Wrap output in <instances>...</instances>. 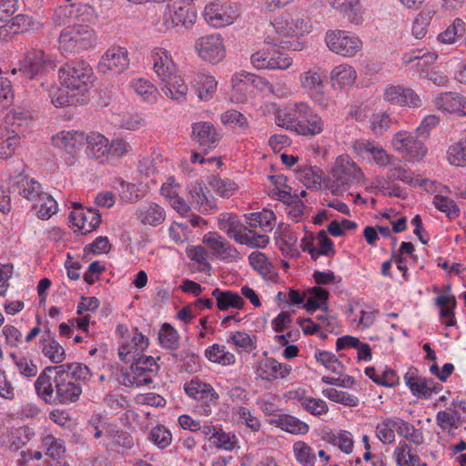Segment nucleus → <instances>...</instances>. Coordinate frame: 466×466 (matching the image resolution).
I'll return each mask as SVG.
<instances>
[{"label":"nucleus","instance_id":"a211bd4d","mask_svg":"<svg viewBox=\"0 0 466 466\" xmlns=\"http://www.w3.org/2000/svg\"><path fill=\"white\" fill-rule=\"evenodd\" d=\"M5 123L8 137L0 143L1 158H7L11 157L16 147L19 145L21 137H25V134L19 127V123H16L11 115L5 116Z\"/></svg>","mask_w":466,"mask_h":466},{"label":"nucleus","instance_id":"20e7f679","mask_svg":"<svg viewBox=\"0 0 466 466\" xmlns=\"http://www.w3.org/2000/svg\"><path fill=\"white\" fill-rule=\"evenodd\" d=\"M96 35L93 28L87 25H73L65 27L59 35V49L63 54H76L94 47Z\"/></svg>","mask_w":466,"mask_h":466},{"label":"nucleus","instance_id":"4468645a","mask_svg":"<svg viewBox=\"0 0 466 466\" xmlns=\"http://www.w3.org/2000/svg\"><path fill=\"white\" fill-rule=\"evenodd\" d=\"M129 65L127 51L123 47H113L108 49L100 59L97 68L104 74L112 72L120 74L124 72Z\"/></svg>","mask_w":466,"mask_h":466},{"label":"nucleus","instance_id":"6e6552de","mask_svg":"<svg viewBox=\"0 0 466 466\" xmlns=\"http://www.w3.org/2000/svg\"><path fill=\"white\" fill-rule=\"evenodd\" d=\"M426 139L422 135L416 133V130L413 133L400 131L393 137L392 146L409 159L420 160L427 153V147L424 145Z\"/></svg>","mask_w":466,"mask_h":466},{"label":"nucleus","instance_id":"7ed1b4c3","mask_svg":"<svg viewBox=\"0 0 466 466\" xmlns=\"http://www.w3.org/2000/svg\"><path fill=\"white\" fill-rule=\"evenodd\" d=\"M153 69L164 85L163 90L167 96L178 102L186 99L187 86L184 79L176 74L175 66L167 55L165 58L158 55L154 57Z\"/></svg>","mask_w":466,"mask_h":466},{"label":"nucleus","instance_id":"c756f323","mask_svg":"<svg viewBox=\"0 0 466 466\" xmlns=\"http://www.w3.org/2000/svg\"><path fill=\"white\" fill-rule=\"evenodd\" d=\"M42 351L53 363H62L66 358L64 348L51 336L50 330H46L42 337Z\"/></svg>","mask_w":466,"mask_h":466},{"label":"nucleus","instance_id":"b1692460","mask_svg":"<svg viewBox=\"0 0 466 466\" xmlns=\"http://www.w3.org/2000/svg\"><path fill=\"white\" fill-rule=\"evenodd\" d=\"M328 235H318L317 244L313 235L307 236L302 238L301 246L303 251H308L312 259L316 260L320 255L329 256L334 254L333 242L327 238Z\"/></svg>","mask_w":466,"mask_h":466},{"label":"nucleus","instance_id":"49530a36","mask_svg":"<svg viewBox=\"0 0 466 466\" xmlns=\"http://www.w3.org/2000/svg\"><path fill=\"white\" fill-rule=\"evenodd\" d=\"M297 461L303 466H313L315 454L311 448L304 441H296L293 445Z\"/></svg>","mask_w":466,"mask_h":466},{"label":"nucleus","instance_id":"e2e57ef3","mask_svg":"<svg viewBox=\"0 0 466 466\" xmlns=\"http://www.w3.org/2000/svg\"><path fill=\"white\" fill-rule=\"evenodd\" d=\"M255 341V337L252 338L243 331L232 333L228 339V342H232L235 346L243 348L248 351H251L256 349Z\"/></svg>","mask_w":466,"mask_h":466},{"label":"nucleus","instance_id":"2f4dec72","mask_svg":"<svg viewBox=\"0 0 466 466\" xmlns=\"http://www.w3.org/2000/svg\"><path fill=\"white\" fill-rule=\"evenodd\" d=\"M246 222L251 228H260L265 233L270 232L275 225V215L270 210L246 215Z\"/></svg>","mask_w":466,"mask_h":466},{"label":"nucleus","instance_id":"de8ad7c7","mask_svg":"<svg viewBox=\"0 0 466 466\" xmlns=\"http://www.w3.org/2000/svg\"><path fill=\"white\" fill-rule=\"evenodd\" d=\"M135 92L145 101L153 103L157 98V90L149 81L138 79L132 84Z\"/></svg>","mask_w":466,"mask_h":466},{"label":"nucleus","instance_id":"c03bdc74","mask_svg":"<svg viewBox=\"0 0 466 466\" xmlns=\"http://www.w3.org/2000/svg\"><path fill=\"white\" fill-rule=\"evenodd\" d=\"M448 160L454 166H466V138L449 147Z\"/></svg>","mask_w":466,"mask_h":466},{"label":"nucleus","instance_id":"338daca9","mask_svg":"<svg viewBox=\"0 0 466 466\" xmlns=\"http://www.w3.org/2000/svg\"><path fill=\"white\" fill-rule=\"evenodd\" d=\"M11 358L14 360L15 366L22 375L25 377H35L37 374V366L34 364L32 360L23 357H17L14 353L11 354Z\"/></svg>","mask_w":466,"mask_h":466},{"label":"nucleus","instance_id":"5fc2aeb1","mask_svg":"<svg viewBox=\"0 0 466 466\" xmlns=\"http://www.w3.org/2000/svg\"><path fill=\"white\" fill-rule=\"evenodd\" d=\"M44 444L46 447V454L54 460L62 458L66 452L64 441L52 435L44 439Z\"/></svg>","mask_w":466,"mask_h":466},{"label":"nucleus","instance_id":"13d9d810","mask_svg":"<svg viewBox=\"0 0 466 466\" xmlns=\"http://www.w3.org/2000/svg\"><path fill=\"white\" fill-rule=\"evenodd\" d=\"M299 401L301 406L312 415L319 416L328 411V406L322 400L311 397H303Z\"/></svg>","mask_w":466,"mask_h":466},{"label":"nucleus","instance_id":"864d4df0","mask_svg":"<svg viewBox=\"0 0 466 466\" xmlns=\"http://www.w3.org/2000/svg\"><path fill=\"white\" fill-rule=\"evenodd\" d=\"M297 241L296 235H279L276 238V245L284 256L294 257L299 254L296 248Z\"/></svg>","mask_w":466,"mask_h":466},{"label":"nucleus","instance_id":"cd10ccee","mask_svg":"<svg viewBox=\"0 0 466 466\" xmlns=\"http://www.w3.org/2000/svg\"><path fill=\"white\" fill-rule=\"evenodd\" d=\"M11 190L29 201H37L40 195L44 194L41 191V185L37 181L28 179L25 177L14 181L11 185Z\"/></svg>","mask_w":466,"mask_h":466},{"label":"nucleus","instance_id":"09e8293b","mask_svg":"<svg viewBox=\"0 0 466 466\" xmlns=\"http://www.w3.org/2000/svg\"><path fill=\"white\" fill-rule=\"evenodd\" d=\"M18 34L39 27L40 23L33 16L25 14H18L10 20Z\"/></svg>","mask_w":466,"mask_h":466},{"label":"nucleus","instance_id":"f8f14e48","mask_svg":"<svg viewBox=\"0 0 466 466\" xmlns=\"http://www.w3.org/2000/svg\"><path fill=\"white\" fill-rule=\"evenodd\" d=\"M310 19L300 14L285 15L275 19L273 26L283 36L303 35L309 32Z\"/></svg>","mask_w":466,"mask_h":466},{"label":"nucleus","instance_id":"7c9ffc66","mask_svg":"<svg viewBox=\"0 0 466 466\" xmlns=\"http://www.w3.org/2000/svg\"><path fill=\"white\" fill-rule=\"evenodd\" d=\"M271 423L292 434H306L309 431V425L298 418L283 414L272 419Z\"/></svg>","mask_w":466,"mask_h":466},{"label":"nucleus","instance_id":"412c9836","mask_svg":"<svg viewBox=\"0 0 466 466\" xmlns=\"http://www.w3.org/2000/svg\"><path fill=\"white\" fill-rule=\"evenodd\" d=\"M86 134L78 131H62L52 137L53 145L68 154H74L85 146Z\"/></svg>","mask_w":466,"mask_h":466},{"label":"nucleus","instance_id":"473e14b6","mask_svg":"<svg viewBox=\"0 0 466 466\" xmlns=\"http://www.w3.org/2000/svg\"><path fill=\"white\" fill-rule=\"evenodd\" d=\"M33 209L41 219H48L57 212L56 201L47 193L40 195Z\"/></svg>","mask_w":466,"mask_h":466},{"label":"nucleus","instance_id":"dca6fc26","mask_svg":"<svg viewBox=\"0 0 466 466\" xmlns=\"http://www.w3.org/2000/svg\"><path fill=\"white\" fill-rule=\"evenodd\" d=\"M130 368L138 380L137 384L147 385L152 382V378L147 373L157 372L159 366L153 357L137 352L132 356Z\"/></svg>","mask_w":466,"mask_h":466},{"label":"nucleus","instance_id":"79ce46f5","mask_svg":"<svg viewBox=\"0 0 466 466\" xmlns=\"http://www.w3.org/2000/svg\"><path fill=\"white\" fill-rule=\"evenodd\" d=\"M356 73L353 67L347 65H340L333 68L330 73V78L337 82L339 86H348L353 83Z\"/></svg>","mask_w":466,"mask_h":466},{"label":"nucleus","instance_id":"3c124183","mask_svg":"<svg viewBox=\"0 0 466 466\" xmlns=\"http://www.w3.org/2000/svg\"><path fill=\"white\" fill-rule=\"evenodd\" d=\"M324 394L329 400L350 407H356L359 403L356 396L333 388L324 390Z\"/></svg>","mask_w":466,"mask_h":466},{"label":"nucleus","instance_id":"c9c22d12","mask_svg":"<svg viewBox=\"0 0 466 466\" xmlns=\"http://www.w3.org/2000/svg\"><path fill=\"white\" fill-rule=\"evenodd\" d=\"M139 218L145 225H159L165 219L164 209L157 204H151L139 211Z\"/></svg>","mask_w":466,"mask_h":466},{"label":"nucleus","instance_id":"f03ea898","mask_svg":"<svg viewBox=\"0 0 466 466\" xmlns=\"http://www.w3.org/2000/svg\"><path fill=\"white\" fill-rule=\"evenodd\" d=\"M287 120L286 128L301 136L314 137L324 130L322 118L303 102L296 103L289 108Z\"/></svg>","mask_w":466,"mask_h":466},{"label":"nucleus","instance_id":"69168bd1","mask_svg":"<svg viewBox=\"0 0 466 466\" xmlns=\"http://www.w3.org/2000/svg\"><path fill=\"white\" fill-rule=\"evenodd\" d=\"M330 5L338 11L348 14L349 19L353 21L357 15L356 7L358 6V0H329Z\"/></svg>","mask_w":466,"mask_h":466},{"label":"nucleus","instance_id":"72a5a7b5","mask_svg":"<svg viewBox=\"0 0 466 466\" xmlns=\"http://www.w3.org/2000/svg\"><path fill=\"white\" fill-rule=\"evenodd\" d=\"M400 420L393 418H386L376 427L377 437L384 444H390L395 441V431L398 429Z\"/></svg>","mask_w":466,"mask_h":466},{"label":"nucleus","instance_id":"f257e3e1","mask_svg":"<svg viewBox=\"0 0 466 466\" xmlns=\"http://www.w3.org/2000/svg\"><path fill=\"white\" fill-rule=\"evenodd\" d=\"M37 396L48 405H68L76 402L81 394L80 384L71 381L67 374L46 367L35 381Z\"/></svg>","mask_w":466,"mask_h":466},{"label":"nucleus","instance_id":"4d7b16f0","mask_svg":"<svg viewBox=\"0 0 466 466\" xmlns=\"http://www.w3.org/2000/svg\"><path fill=\"white\" fill-rule=\"evenodd\" d=\"M245 300L238 293L227 290L223 299H218V308L220 310H228L229 308L243 309Z\"/></svg>","mask_w":466,"mask_h":466},{"label":"nucleus","instance_id":"a878e982","mask_svg":"<svg viewBox=\"0 0 466 466\" xmlns=\"http://www.w3.org/2000/svg\"><path fill=\"white\" fill-rule=\"evenodd\" d=\"M196 21V13L189 5H178L175 4L173 10H169L168 17H166L165 25L167 27H176L178 25L189 28Z\"/></svg>","mask_w":466,"mask_h":466},{"label":"nucleus","instance_id":"6e6d98bb","mask_svg":"<svg viewBox=\"0 0 466 466\" xmlns=\"http://www.w3.org/2000/svg\"><path fill=\"white\" fill-rule=\"evenodd\" d=\"M14 94L12 91L11 81L3 76L0 70V111L7 108L13 103Z\"/></svg>","mask_w":466,"mask_h":466},{"label":"nucleus","instance_id":"774afa93","mask_svg":"<svg viewBox=\"0 0 466 466\" xmlns=\"http://www.w3.org/2000/svg\"><path fill=\"white\" fill-rule=\"evenodd\" d=\"M433 203L439 210L446 213L447 216H449V217L458 215L459 208H458L457 205L455 204V202L452 199H451L447 197L436 195L434 197Z\"/></svg>","mask_w":466,"mask_h":466},{"label":"nucleus","instance_id":"a18cd8bd","mask_svg":"<svg viewBox=\"0 0 466 466\" xmlns=\"http://www.w3.org/2000/svg\"><path fill=\"white\" fill-rule=\"evenodd\" d=\"M149 440L159 449H165L170 445L172 434L163 425H157L151 429Z\"/></svg>","mask_w":466,"mask_h":466},{"label":"nucleus","instance_id":"ea45409f","mask_svg":"<svg viewBox=\"0 0 466 466\" xmlns=\"http://www.w3.org/2000/svg\"><path fill=\"white\" fill-rule=\"evenodd\" d=\"M206 357L212 362L219 363L222 365H229L235 362L234 354L226 351L225 346L213 344L205 351Z\"/></svg>","mask_w":466,"mask_h":466},{"label":"nucleus","instance_id":"a19ab883","mask_svg":"<svg viewBox=\"0 0 466 466\" xmlns=\"http://www.w3.org/2000/svg\"><path fill=\"white\" fill-rule=\"evenodd\" d=\"M158 340L160 345L167 350H177L179 347V336L169 323L162 325L158 332Z\"/></svg>","mask_w":466,"mask_h":466},{"label":"nucleus","instance_id":"052dcab7","mask_svg":"<svg viewBox=\"0 0 466 466\" xmlns=\"http://www.w3.org/2000/svg\"><path fill=\"white\" fill-rule=\"evenodd\" d=\"M236 241L250 248H265L268 242V235H233Z\"/></svg>","mask_w":466,"mask_h":466},{"label":"nucleus","instance_id":"9b49d317","mask_svg":"<svg viewBox=\"0 0 466 466\" xmlns=\"http://www.w3.org/2000/svg\"><path fill=\"white\" fill-rule=\"evenodd\" d=\"M326 44L330 51L342 56H353L362 46L359 37L350 35L348 32L342 30L328 32Z\"/></svg>","mask_w":466,"mask_h":466},{"label":"nucleus","instance_id":"0eeeda50","mask_svg":"<svg viewBox=\"0 0 466 466\" xmlns=\"http://www.w3.org/2000/svg\"><path fill=\"white\" fill-rule=\"evenodd\" d=\"M55 68L56 63L50 55L42 49L32 48L20 62L18 72L24 78L39 81L44 86L45 77Z\"/></svg>","mask_w":466,"mask_h":466},{"label":"nucleus","instance_id":"6ab92c4d","mask_svg":"<svg viewBox=\"0 0 466 466\" xmlns=\"http://www.w3.org/2000/svg\"><path fill=\"white\" fill-rule=\"evenodd\" d=\"M184 390L190 398L201 400L208 404H216L218 400V394L213 387L200 380L198 378L192 379L184 385Z\"/></svg>","mask_w":466,"mask_h":466},{"label":"nucleus","instance_id":"f3484780","mask_svg":"<svg viewBox=\"0 0 466 466\" xmlns=\"http://www.w3.org/2000/svg\"><path fill=\"white\" fill-rule=\"evenodd\" d=\"M192 137L200 147H203L205 154L215 147L219 140V135L209 122L194 123L192 125Z\"/></svg>","mask_w":466,"mask_h":466},{"label":"nucleus","instance_id":"ddd939ff","mask_svg":"<svg viewBox=\"0 0 466 466\" xmlns=\"http://www.w3.org/2000/svg\"><path fill=\"white\" fill-rule=\"evenodd\" d=\"M196 49L199 56L209 63L217 64L225 57L226 51L219 35H208L198 38Z\"/></svg>","mask_w":466,"mask_h":466},{"label":"nucleus","instance_id":"423d86ee","mask_svg":"<svg viewBox=\"0 0 466 466\" xmlns=\"http://www.w3.org/2000/svg\"><path fill=\"white\" fill-rule=\"evenodd\" d=\"M58 76L62 86L79 94L87 91L94 80L93 68L84 60L66 63L59 69Z\"/></svg>","mask_w":466,"mask_h":466},{"label":"nucleus","instance_id":"5701e85b","mask_svg":"<svg viewBox=\"0 0 466 466\" xmlns=\"http://www.w3.org/2000/svg\"><path fill=\"white\" fill-rule=\"evenodd\" d=\"M384 99L391 104L418 107L420 106L419 96L410 88L390 86L385 90Z\"/></svg>","mask_w":466,"mask_h":466},{"label":"nucleus","instance_id":"e433bc0d","mask_svg":"<svg viewBox=\"0 0 466 466\" xmlns=\"http://www.w3.org/2000/svg\"><path fill=\"white\" fill-rule=\"evenodd\" d=\"M436 304L441 307V318H448V319L444 321L445 326L451 327L455 325L453 310L456 306L455 297H449L444 295L439 296L436 298Z\"/></svg>","mask_w":466,"mask_h":466},{"label":"nucleus","instance_id":"bf43d9fd","mask_svg":"<svg viewBox=\"0 0 466 466\" xmlns=\"http://www.w3.org/2000/svg\"><path fill=\"white\" fill-rule=\"evenodd\" d=\"M395 160L396 158L394 157V159L391 160V162L388 165L390 166V169L387 176L388 178L390 180H400L407 184H412L413 178L411 173L405 169L404 167H402L401 166L397 165L395 163Z\"/></svg>","mask_w":466,"mask_h":466},{"label":"nucleus","instance_id":"4c0bfd02","mask_svg":"<svg viewBox=\"0 0 466 466\" xmlns=\"http://www.w3.org/2000/svg\"><path fill=\"white\" fill-rule=\"evenodd\" d=\"M301 86L317 95L323 94L324 82L317 70H309L300 76Z\"/></svg>","mask_w":466,"mask_h":466},{"label":"nucleus","instance_id":"bb28decb","mask_svg":"<svg viewBox=\"0 0 466 466\" xmlns=\"http://www.w3.org/2000/svg\"><path fill=\"white\" fill-rule=\"evenodd\" d=\"M203 243L206 244L213 253L220 256L221 258H237L238 250L232 247L221 235H204Z\"/></svg>","mask_w":466,"mask_h":466},{"label":"nucleus","instance_id":"2eb2a0df","mask_svg":"<svg viewBox=\"0 0 466 466\" xmlns=\"http://www.w3.org/2000/svg\"><path fill=\"white\" fill-rule=\"evenodd\" d=\"M238 11L231 7L230 4H210L205 7V20L214 27H221L230 25L238 17Z\"/></svg>","mask_w":466,"mask_h":466},{"label":"nucleus","instance_id":"58836bf2","mask_svg":"<svg viewBox=\"0 0 466 466\" xmlns=\"http://www.w3.org/2000/svg\"><path fill=\"white\" fill-rule=\"evenodd\" d=\"M219 229L226 233H245L248 228L240 222L238 216L223 213L218 218Z\"/></svg>","mask_w":466,"mask_h":466},{"label":"nucleus","instance_id":"aec40b11","mask_svg":"<svg viewBox=\"0 0 466 466\" xmlns=\"http://www.w3.org/2000/svg\"><path fill=\"white\" fill-rule=\"evenodd\" d=\"M85 145H86V155L103 164L108 160L109 151L108 139L101 134H86Z\"/></svg>","mask_w":466,"mask_h":466},{"label":"nucleus","instance_id":"603ef678","mask_svg":"<svg viewBox=\"0 0 466 466\" xmlns=\"http://www.w3.org/2000/svg\"><path fill=\"white\" fill-rule=\"evenodd\" d=\"M106 437L115 444L127 450L131 449L134 446V440L132 436L128 432L118 429L111 427L110 431H106Z\"/></svg>","mask_w":466,"mask_h":466},{"label":"nucleus","instance_id":"c85d7f7f","mask_svg":"<svg viewBox=\"0 0 466 466\" xmlns=\"http://www.w3.org/2000/svg\"><path fill=\"white\" fill-rule=\"evenodd\" d=\"M55 371H60L61 373L67 374L68 379L71 381L78 383L80 381H86L92 377V373L89 368L78 362L60 364L58 366H53Z\"/></svg>","mask_w":466,"mask_h":466},{"label":"nucleus","instance_id":"4be33fe9","mask_svg":"<svg viewBox=\"0 0 466 466\" xmlns=\"http://www.w3.org/2000/svg\"><path fill=\"white\" fill-rule=\"evenodd\" d=\"M435 106L443 111L466 116V97L452 92L439 94L434 99Z\"/></svg>","mask_w":466,"mask_h":466},{"label":"nucleus","instance_id":"1a4fd4ad","mask_svg":"<svg viewBox=\"0 0 466 466\" xmlns=\"http://www.w3.org/2000/svg\"><path fill=\"white\" fill-rule=\"evenodd\" d=\"M277 43L262 48L250 57L252 65L258 69H287L292 64V58L279 51Z\"/></svg>","mask_w":466,"mask_h":466},{"label":"nucleus","instance_id":"f704fd0d","mask_svg":"<svg viewBox=\"0 0 466 466\" xmlns=\"http://www.w3.org/2000/svg\"><path fill=\"white\" fill-rule=\"evenodd\" d=\"M86 9V5L81 3H72L66 5H60L55 10V19L59 23H65L66 19L77 18Z\"/></svg>","mask_w":466,"mask_h":466},{"label":"nucleus","instance_id":"39448f33","mask_svg":"<svg viewBox=\"0 0 466 466\" xmlns=\"http://www.w3.org/2000/svg\"><path fill=\"white\" fill-rule=\"evenodd\" d=\"M362 179L363 174L360 167L349 159L339 157L332 168L331 177L326 181V187L333 195H339L351 186L360 184Z\"/></svg>","mask_w":466,"mask_h":466},{"label":"nucleus","instance_id":"9d476101","mask_svg":"<svg viewBox=\"0 0 466 466\" xmlns=\"http://www.w3.org/2000/svg\"><path fill=\"white\" fill-rule=\"evenodd\" d=\"M69 214V227L76 233L85 229L83 233H92L101 223V215L94 208H86L79 202L71 203Z\"/></svg>","mask_w":466,"mask_h":466},{"label":"nucleus","instance_id":"37998d69","mask_svg":"<svg viewBox=\"0 0 466 466\" xmlns=\"http://www.w3.org/2000/svg\"><path fill=\"white\" fill-rule=\"evenodd\" d=\"M465 33V23L461 18H456L445 31L438 35L439 41L444 44H452L459 36Z\"/></svg>","mask_w":466,"mask_h":466},{"label":"nucleus","instance_id":"680f3d73","mask_svg":"<svg viewBox=\"0 0 466 466\" xmlns=\"http://www.w3.org/2000/svg\"><path fill=\"white\" fill-rule=\"evenodd\" d=\"M217 81L213 76H203L199 81L198 97L201 100H208L217 90Z\"/></svg>","mask_w":466,"mask_h":466},{"label":"nucleus","instance_id":"8fccbe9b","mask_svg":"<svg viewBox=\"0 0 466 466\" xmlns=\"http://www.w3.org/2000/svg\"><path fill=\"white\" fill-rule=\"evenodd\" d=\"M248 260L252 268L260 275L266 277L271 273L272 265L265 254L259 251L252 252L248 257Z\"/></svg>","mask_w":466,"mask_h":466},{"label":"nucleus","instance_id":"393cba45","mask_svg":"<svg viewBox=\"0 0 466 466\" xmlns=\"http://www.w3.org/2000/svg\"><path fill=\"white\" fill-rule=\"evenodd\" d=\"M404 380L406 384L414 395L428 399L435 391V382L431 380H428L418 375L416 369H410L405 374Z\"/></svg>","mask_w":466,"mask_h":466},{"label":"nucleus","instance_id":"0e129e2a","mask_svg":"<svg viewBox=\"0 0 466 466\" xmlns=\"http://www.w3.org/2000/svg\"><path fill=\"white\" fill-rule=\"evenodd\" d=\"M325 439L334 445H338L339 448L346 453H350L352 451L353 441L350 432L345 431L339 433L338 436L333 433H328Z\"/></svg>","mask_w":466,"mask_h":466}]
</instances>
